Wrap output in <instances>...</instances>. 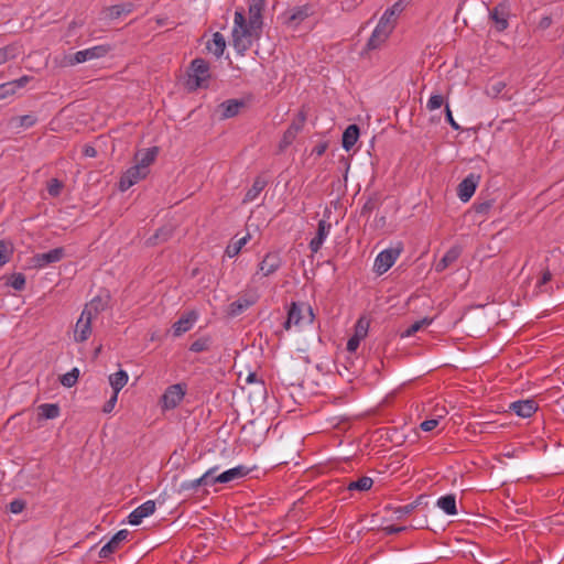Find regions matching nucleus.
<instances>
[{
	"instance_id": "nucleus-1",
	"label": "nucleus",
	"mask_w": 564,
	"mask_h": 564,
	"mask_svg": "<svg viewBox=\"0 0 564 564\" xmlns=\"http://www.w3.org/2000/svg\"><path fill=\"white\" fill-rule=\"evenodd\" d=\"M262 29L247 22L245 10L242 8L235 12V25L231 32V44L235 51L243 56L252 46L254 41L261 36Z\"/></svg>"
},
{
	"instance_id": "nucleus-2",
	"label": "nucleus",
	"mask_w": 564,
	"mask_h": 564,
	"mask_svg": "<svg viewBox=\"0 0 564 564\" xmlns=\"http://www.w3.org/2000/svg\"><path fill=\"white\" fill-rule=\"evenodd\" d=\"M210 78L209 63L200 57L193 59L187 69L185 86L189 91L207 87Z\"/></svg>"
},
{
	"instance_id": "nucleus-3",
	"label": "nucleus",
	"mask_w": 564,
	"mask_h": 564,
	"mask_svg": "<svg viewBox=\"0 0 564 564\" xmlns=\"http://www.w3.org/2000/svg\"><path fill=\"white\" fill-rule=\"evenodd\" d=\"M313 318L314 314L310 305L292 302L288 311V317L283 323V327L289 330L292 325L299 326L302 323L311 324Z\"/></svg>"
},
{
	"instance_id": "nucleus-4",
	"label": "nucleus",
	"mask_w": 564,
	"mask_h": 564,
	"mask_svg": "<svg viewBox=\"0 0 564 564\" xmlns=\"http://www.w3.org/2000/svg\"><path fill=\"white\" fill-rule=\"evenodd\" d=\"M110 45L102 44L93 46L64 57V66H74L87 61L96 59L106 56L110 52Z\"/></svg>"
},
{
	"instance_id": "nucleus-5",
	"label": "nucleus",
	"mask_w": 564,
	"mask_h": 564,
	"mask_svg": "<svg viewBox=\"0 0 564 564\" xmlns=\"http://www.w3.org/2000/svg\"><path fill=\"white\" fill-rule=\"evenodd\" d=\"M307 119V110L302 106L297 115L293 118L289 128L284 131L282 139L279 143V152H284L296 139V135L303 130Z\"/></svg>"
},
{
	"instance_id": "nucleus-6",
	"label": "nucleus",
	"mask_w": 564,
	"mask_h": 564,
	"mask_svg": "<svg viewBox=\"0 0 564 564\" xmlns=\"http://www.w3.org/2000/svg\"><path fill=\"white\" fill-rule=\"evenodd\" d=\"M510 3L507 0L489 9V20L494 22L497 32H503L509 26Z\"/></svg>"
},
{
	"instance_id": "nucleus-7",
	"label": "nucleus",
	"mask_w": 564,
	"mask_h": 564,
	"mask_svg": "<svg viewBox=\"0 0 564 564\" xmlns=\"http://www.w3.org/2000/svg\"><path fill=\"white\" fill-rule=\"evenodd\" d=\"M313 14V7L304 4L290 9L283 13L284 24L291 29H296L305 19Z\"/></svg>"
},
{
	"instance_id": "nucleus-8",
	"label": "nucleus",
	"mask_w": 564,
	"mask_h": 564,
	"mask_svg": "<svg viewBox=\"0 0 564 564\" xmlns=\"http://www.w3.org/2000/svg\"><path fill=\"white\" fill-rule=\"evenodd\" d=\"M401 248H389L381 251L375 261V271L378 274L386 273L395 262L400 256Z\"/></svg>"
},
{
	"instance_id": "nucleus-9",
	"label": "nucleus",
	"mask_w": 564,
	"mask_h": 564,
	"mask_svg": "<svg viewBox=\"0 0 564 564\" xmlns=\"http://www.w3.org/2000/svg\"><path fill=\"white\" fill-rule=\"evenodd\" d=\"M186 392V386L176 383L170 386L162 395V402L164 409H174L183 400Z\"/></svg>"
},
{
	"instance_id": "nucleus-10",
	"label": "nucleus",
	"mask_w": 564,
	"mask_h": 564,
	"mask_svg": "<svg viewBox=\"0 0 564 564\" xmlns=\"http://www.w3.org/2000/svg\"><path fill=\"white\" fill-rule=\"evenodd\" d=\"M110 294L106 291L102 294L96 295L89 303H87L83 310L84 316L90 318L96 317L99 313L106 311L109 306Z\"/></svg>"
},
{
	"instance_id": "nucleus-11",
	"label": "nucleus",
	"mask_w": 564,
	"mask_h": 564,
	"mask_svg": "<svg viewBox=\"0 0 564 564\" xmlns=\"http://www.w3.org/2000/svg\"><path fill=\"white\" fill-rule=\"evenodd\" d=\"M129 531L126 529L119 530L112 538L100 549L99 551V557L108 560L111 557L113 553H116L120 546L121 543L128 539Z\"/></svg>"
},
{
	"instance_id": "nucleus-12",
	"label": "nucleus",
	"mask_w": 564,
	"mask_h": 564,
	"mask_svg": "<svg viewBox=\"0 0 564 564\" xmlns=\"http://www.w3.org/2000/svg\"><path fill=\"white\" fill-rule=\"evenodd\" d=\"M65 257V249L63 247L54 248L44 253H36L32 258L35 268H44L51 263L61 261Z\"/></svg>"
},
{
	"instance_id": "nucleus-13",
	"label": "nucleus",
	"mask_w": 564,
	"mask_h": 564,
	"mask_svg": "<svg viewBox=\"0 0 564 564\" xmlns=\"http://www.w3.org/2000/svg\"><path fill=\"white\" fill-rule=\"evenodd\" d=\"M479 175L471 173L458 184L457 195L462 202L466 203L473 197L479 183Z\"/></svg>"
},
{
	"instance_id": "nucleus-14",
	"label": "nucleus",
	"mask_w": 564,
	"mask_h": 564,
	"mask_svg": "<svg viewBox=\"0 0 564 564\" xmlns=\"http://www.w3.org/2000/svg\"><path fill=\"white\" fill-rule=\"evenodd\" d=\"M216 470H217V467L210 468L204 475H202L199 478L191 480V481L182 482L178 487V492L196 491L197 488L200 486L215 485L214 474L216 473Z\"/></svg>"
},
{
	"instance_id": "nucleus-15",
	"label": "nucleus",
	"mask_w": 564,
	"mask_h": 564,
	"mask_svg": "<svg viewBox=\"0 0 564 564\" xmlns=\"http://www.w3.org/2000/svg\"><path fill=\"white\" fill-rule=\"evenodd\" d=\"M149 171L141 172V169L137 165L131 166L127 170V172L120 177L119 188L124 192L129 189L132 185H134L139 180L144 178L148 175Z\"/></svg>"
},
{
	"instance_id": "nucleus-16",
	"label": "nucleus",
	"mask_w": 564,
	"mask_h": 564,
	"mask_svg": "<svg viewBox=\"0 0 564 564\" xmlns=\"http://www.w3.org/2000/svg\"><path fill=\"white\" fill-rule=\"evenodd\" d=\"M197 317L198 314L196 311H188L183 314L172 326L173 336L180 337L184 333L188 332L197 321Z\"/></svg>"
},
{
	"instance_id": "nucleus-17",
	"label": "nucleus",
	"mask_w": 564,
	"mask_h": 564,
	"mask_svg": "<svg viewBox=\"0 0 564 564\" xmlns=\"http://www.w3.org/2000/svg\"><path fill=\"white\" fill-rule=\"evenodd\" d=\"M155 511V502L153 500H148L143 502L141 506L135 508L128 517L129 523L132 525H139L142 520Z\"/></svg>"
},
{
	"instance_id": "nucleus-18",
	"label": "nucleus",
	"mask_w": 564,
	"mask_h": 564,
	"mask_svg": "<svg viewBox=\"0 0 564 564\" xmlns=\"http://www.w3.org/2000/svg\"><path fill=\"white\" fill-rule=\"evenodd\" d=\"M404 4L402 1H397L391 8L387 9L381 17L379 24L393 31L398 15L403 11Z\"/></svg>"
},
{
	"instance_id": "nucleus-19",
	"label": "nucleus",
	"mask_w": 564,
	"mask_h": 564,
	"mask_svg": "<svg viewBox=\"0 0 564 564\" xmlns=\"http://www.w3.org/2000/svg\"><path fill=\"white\" fill-rule=\"evenodd\" d=\"M330 227H332V225L328 221H326L325 219H322L318 221L316 236L310 241V245H308L310 250L313 253H316L321 250V248L324 243V240L326 239L327 235L329 234Z\"/></svg>"
},
{
	"instance_id": "nucleus-20",
	"label": "nucleus",
	"mask_w": 564,
	"mask_h": 564,
	"mask_svg": "<svg viewBox=\"0 0 564 564\" xmlns=\"http://www.w3.org/2000/svg\"><path fill=\"white\" fill-rule=\"evenodd\" d=\"M511 411H513L518 416L520 417H530L533 415L538 410V404L534 400H519L516 402H512L509 406Z\"/></svg>"
},
{
	"instance_id": "nucleus-21",
	"label": "nucleus",
	"mask_w": 564,
	"mask_h": 564,
	"mask_svg": "<svg viewBox=\"0 0 564 564\" xmlns=\"http://www.w3.org/2000/svg\"><path fill=\"white\" fill-rule=\"evenodd\" d=\"M282 264V259L278 252H269L263 260L259 263V271L264 276L274 273Z\"/></svg>"
},
{
	"instance_id": "nucleus-22",
	"label": "nucleus",
	"mask_w": 564,
	"mask_h": 564,
	"mask_svg": "<svg viewBox=\"0 0 564 564\" xmlns=\"http://www.w3.org/2000/svg\"><path fill=\"white\" fill-rule=\"evenodd\" d=\"M134 4L132 2H124L105 8L101 11L104 19L116 20L122 15L129 14L133 11Z\"/></svg>"
},
{
	"instance_id": "nucleus-23",
	"label": "nucleus",
	"mask_w": 564,
	"mask_h": 564,
	"mask_svg": "<svg viewBox=\"0 0 564 564\" xmlns=\"http://www.w3.org/2000/svg\"><path fill=\"white\" fill-rule=\"evenodd\" d=\"M91 321L93 318L88 317L87 315L84 316V313L82 312L80 317L78 318L75 327V340L77 343H83L88 339V337L91 334Z\"/></svg>"
},
{
	"instance_id": "nucleus-24",
	"label": "nucleus",
	"mask_w": 564,
	"mask_h": 564,
	"mask_svg": "<svg viewBox=\"0 0 564 564\" xmlns=\"http://www.w3.org/2000/svg\"><path fill=\"white\" fill-rule=\"evenodd\" d=\"M159 153L158 147H152L149 149H144L138 151L134 155L137 161V166L141 169V171H149V165L152 164Z\"/></svg>"
},
{
	"instance_id": "nucleus-25",
	"label": "nucleus",
	"mask_w": 564,
	"mask_h": 564,
	"mask_svg": "<svg viewBox=\"0 0 564 564\" xmlns=\"http://www.w3.org/2000/svg\"><path fill=\"white\" fill-rule=\"evenodd\" d=\"M174 234V226L171 224H166L159 228L153 236L147 239L145 243L149 247L156 246L159 243H163L167 241Z\"/></svg>"
},
{
	"instance_id": "nucleus-26",
	"label": "nucleus",
	"mask_w": 564,
	"mask_h": 564,
	"mask_svg": "<svg viewBox=\"0 0 564 564\" xmlns=\"http://www.w3.org/2000/svg\"><path fill=\"white\" fill-rule=\"evenodd\" d=\"M392 31L388 30L387 28L380 25L376 26L375 31L372 32L370 39L367 42V50H376L380 47L382 43L386 42V40L389 37Z\"/></svg>"
},
{
	"instance_id": "nucleus-27",
	"label": "nucleus",
	"mask_w": 564,
	"mask_h": 564,
	"mask_svg": "<svg viewBox=\"0 0 564 564\" xmlns=\"http://www.w3.org/2000/svg\"><path fill=\"white\" fill-rule=\"evenodd\" d=\"M462 254V248L459 246H453L449 248L443 258L435 264L436 272H443L451 264H453Z\"/></svg>"
},
{
	"instance_id": "nucleus-28",
	"label": "nucleus",
	"mask_w": 564,
	"mask_h": 564,
	"mask_svg": "<svg viewBox=\"0 0 564 564\" xmlns=\"http://www.w3.org/2000/svg\"><path fill=\"white\" fill-rule=\"evenodd\" d=\"M248 474V469L243 466H237L235 468L228 469L219 475L214 474L215 484H227L235 479L241 478Z\"/></svg>"
},
{
	"instance_id": "nucleus-29",
	"label": "nucleus",
	"mask_w": 564,
	"mask_h": 564,
	"mask_svg": "<svg viewBox=\"0 0 564 564\" xmlns=\"http://www.w3.org/2000/svg\"><path fill=\"white\" fill-rule=\"evenodd\" d=\"M360 135V129L358 124H349L341 137V145L346 151H349L358 141Z\"/></svg>"
},
{
	"instance_id": "nucleus-30",
	"label": "nucleus",
	"mask_w": 564,
	"mask_h": 564,
	"mask_svg": "<svg viewBox=\"0 0 564 564\" xmlns=\"http://www.w3.org/2000/svg\"><path fill=\"white\" fill-rule=\"evenodd\" d=\"M245 107L243 100L238 99H228L219 105L221 109V118L228 119L237 116L240 109Z\"/></svg>"
},
{
	"instance_id": "nucleus-31",
	"label": "nucleus",
	"mask_w": 564,
	"mask_h": 564,
	"mask_svg": "<svg viewBox=\"0 0 564 564\" xmlns=\"http://www.w3.org/2000/svg\"><path fill=\"white\" fill-rule=\"evenodd\" d=\"M207 48L210 52H213V54L216 57H220L224 54V51L226 48L225 36L219 32L214 33L212 41H209L207 43Z\"/></svg>"
},
{
	"instance_id": "nucleus-32",
	"label": "nucleus",
	"mask_w": 564,
	"mask_h": 564,
	"mask_svg": "<svg viewBox=\"0 0 564 564\" xmlns=\"http://www.w3.org/2000/svg\"><path fill=\"white\" fill-rule=\"evenodd\" d=\"M263 10H264V7L262 4L249 2V19L247 20V22L256 25V28L262 29V26H263V15H262Z\"/></svg>"
},
{
	"instance_id": "nucleus-33",
	"label": "nucleus",
	"mask_w": 564,
	"mask_h": 564,
	"mask_svg": "<svg viewBox=\"0 0 564 564\" xmlns=\"http://www.w3.org/2000/svg\"><path fill=\"white\" fill-rule=\"evenodd\" d=\"M436 505L448 516H455L457 513L456 497L453 494L438 498Z\"/></svg>"
},
{
	"instance_id": "nucleus-34",
	"label": "nucleus",
	"mask_w": 564,
	"mask_h": 564,
	"mask_svg": "<svg viewBox=\"0 0 564 564\" xmlns=\"http://www.w3.org/2000/svg\"><path fill=\"white\" fill-rule=\"evenodd\" d=\"M268 182L261 177L257 176L253 181L251 188H249L245 195L243 203L252 202L257 198V196L264 189Z\"/></svg>"
},
{
	"instance_id": "nucleus-35",
	"label": "nucleus",
	"mask_w": 564,
	"mask_h": 564,
	"mask_svg": "<svg viewBox=\"0 0 564 564\" xmlns=\"http://www.w3.org/2000/svg\"><path fill=\"white\" fill-rule=\"evenodd\" d=\"M253 304H254V300L240 297V299L234 301L232 303H230L228 314L230 316H238Z\"/></svg>"
},
{
	"instance_id": "nucleus-36",
	"label": "nucleus",
	"mask_w": 564,
	"mask_h": 564,
	"mask_svg": "<svg viewBox=\"0 0 564 564\" xmlns=\"http://www.w3.org/2000/svg\"><path fill=\"white\" fill-rule=\"evenodd\" d=\"M39 416L45 420H53L59 415V406L56 403H44L39 408Z\"/></svg>"
},
{
	"instance_id": "nucleus-37",
	"label": "nucleus",
	"mask_w": 564,
	"mask_h": 564,
	"mask_svg": "<svg viewBox=\"0 0 564 564\" xmlns=\"http://www.w3.org/2000/svg\"><path fill=\"white\" fill-rule=\"evenodd\" d=\"M109 382L113 392L119 393L128 382V375L124 370H119L109 377Z\"/></svg>"
},
{
	"instance_id": "nucleus-38",
	"label": "nucleus",
	"mask_w": 564,
	"mask_h": 564,
	"mask_svg": "<svg viewBox=\"0 0 564 564\" xmlns=\"http://www.w3.org/2000/svg\"><path fill=\"white\" fill-rule=\"evenodd\" d=\"M372 485H373L372 478L362 476L355 481H350L347 486V489L350 491H352V490L367 491L372 487Z\"/></svg>"
},
{
	"instance_id": "nucleus-39",
	"label": "nucleus",
	"mask_w": 564,
	"mask_h": 564,
	"mask_svg": "<svg viewBox=\"0 0 564 564\" xmlns=\"http://www.w3.org/2000/svg\"><path fill=\"white\" fill-rule=\"evenodd\" d=\"M20 54L19 46L10 44L0 48V65L15 58Z\"/></svg>"
},
{
	"instance_id": "nucleus-40",
	"label": "nucleus",
	"mask_w": 564,
	"mask_h": 564,
	"mask_svg": "<svg viewBox=\"0 0 564 564\" xmlns=\"http://www.w3.org/2000/svg\"><path fill=\"white\" fill-rule=\"evenodd\" d=\"M432 323L431 318H423L420 321L414 322L412 325H410L404 332L401 333V337H411L419 330H421L424 326H427Z\"/></svg>"
},
{
	"instance_id": "nucleus-41",
	"label": "nucleus",
	"mask_w": 564,
	"mask_h": 564,
	"mask_svg": "<svg viewBox=\"0 0 564 564\" xmlns=\"http://www.w3.org/2000/svg\"><path fill=\"white\" fill-rule=\"evenodd\" d=\"M249 238H250V235L247 234L246 236L241 237L237 241L228 245L226 248V254L229 258L236 257L240 252L241 248L247 243Z\"/></svg>"
},
{
	"instance_id": "nucleus-42",
	"label": "nucleus",
	"mask_w": 564,
	"mask_h": 564,
	"mask_svg": "<svg viewBox=\"0 0 564 564\" xmlns=\"http://www.w3.org/2000/svg\"><path fill=\"white\" fill-rule=\"evenodd\" d=\"M78 377L79 370L77 368H73L70 371L61 376L59 382L66 388H72L76 384Z\"/></svg>"
},
{
	"instance_id": "nucleus-43",
	"label": "nucleus",
	"mask_w": 564,
	"mask_h": 564,
	"mask_svg": "<svg viewBox=\"0 0 564 564\" xmlns=\"http://www.w3.org/2000/svg\"><path fill=\"white\" fill-rule=\"evenodd\" d=\"M212 344V338L209 336L200 337L192 343L189 346V350L193 352H202L208 350Z\"/></svg>"
},
{
	"instance_id": "nucleus-44",
	"label": "nucleus",
	"mask_w": 564,
	"mask_h": 564,
	"mask_svg": "<svg viewBox=\"0 0 564 564\" xmlns=\"http://www.w3.org/2000/svg\"><path fill=\"white\" fill-rule=\"evenodd\" d=\"M13 253L12 243L4 240H0V267L4 265L10 261Z\"/></svg>"
},
{
	"instance_id": "nucleus-45",
	"label": "nucleus",
	"mask_w": 564,
	"mask_h": 564,
	"mask_svg": "<svg viewBox=\"0 0 564 564\" xmlns=\"http://www.w3.org/2000/svg\"><path fill=\"white\" fill-rule=\"evenodd\" d=\"M37 119L33 115H24L19 117H13L11 119V123L15 122V127L18 128H31L36 123Z\"/></svg>"
},
{
	"instance_id": "nucleus-46",
	"label": "nucleus",
	"mask_w": 564,
	"mask_h": 564,
	"mask_svg": "<svg viewBox=\"0 0 564 564\" xmlns=\"http://www.w3.org/2000/svg\"><path fill=\"white\" fill-rule=\"evenodd\" d=\"M26 279L23 273H13L8 280L7 284L17 291H22L25 288Z\"/></svg>"
},
{
	"instance_id": "nucleus-47",
	"label": "nucleus",
	"mask_w": 564,
	"mask_h": 564,
	"mask_svg": "<svg viewBox=\"0 0 564 564\" xmlns=\"http://www.w3.org/2000/svg\"><path fill=\"white\" fill-rule=\"evenodd\" d=\"M368 328L369 322L366 318L360 317L356 323L354 336L360 339L365 338L368 334Z\"/></svg>"
},
{
	"instance_id": "nucleus-48",
	"label": "nucleus",
	"mask_w": 564,
	"mask_h": 564,
	"mask_svg": "<svg viewBox=\"0 0 564 564\" xmlns=\"http://www.w3.org/2000/svg\"><path fill=\"white\" fill-rule=\"evenodd\" d=\"M63 187L64 184L59 180L52 178L47 185V192L51 196L57 197L61 194Z\"/></svg>"
},
{
	"instance_id": "nucleus-49",
	"label": "nucleus",
	"mask_w": 564,
	"mask_h": 564,
	"mask_svg": "<svg viewBox=\"0 0 564 564\" xmlns=\"http://www.w3.org/2000/svg\"><path fill=\"white\" fill-rule=\"evenodd\" d=\"M444 104V97L442 95H432L427 101L426 108L432 111L438 109Z\"/></svg>"
},
{
	"instance_id": "nucleus-50",
	"label": "nucleus",
	"mask_w": 564,
	"mask_h": 564,
	"mask_svg": "<svg viewBox=\"0 0 564 564\" xmlns=\"http://www.w3.org/2000/svg\"><path fill=\"white\" fill-rule=\"evenodd\" d=\"M31 80V77L28 75H24L20 77L19 79L8 82L10 86H12L13 95L15 94L17 89L24 87Z\"/></svg>"
},
{
	"instance_id": "nucleus-51",
	"label": "nucleus",
	"mask_w": 564,
	"mask_h": 564,
	"mask_svg": "<svg viewBox=\"0 0 564 564\" xmlns=\"http://www.w3.org/2000/svg\"><path fill=\"white\" fill-rule=\"evenodd\" d=\"M26 507V502L22 499H14L13 501L10 502L9 505V510L12 512V513H20L22 512Z\"/></svg>"
},
{
	"instance_id": "nucleus-52",
	"label": "nucleus",
	"mask_w": 564,
	"mask_h": 564,
	"mask_svg": "<svg viewBox=\"0 0 564 564\" xmlns=\"http://www.w3.org/2000/svg\"><path fill=\"white\" fill-rule=\"evenodd\" d=\"M491 206H492V202L491 200H486V202H481V203H475L474 204V210L477 214L485 215V214H487L489 212Z\"/></svg>"
},
{
	"instance_id": "nucleus-53",
	"label": "nucleus",
	"mask_w": 564,
	"mask_h": 564,
	"mask_svg": "<svg viewBox=\"0 0 564 564\" xmlns=\"http://www.w3.org/2000/svg\"><path fill=\"white\" fill-rule=\"evenodd\" d=\"M413 511L414 506H411L410 503L394 509V513L397 514L398 520L402 519L406 514L412 513Z\"/></svg>"
},
{
	"instance_id": "nucleus-54",
	"label": "nucleus",
	"mask_w": 564,
	"mask_h": 564,
	"mask_svg": "<svg viewBox=\"0 0 564 564\" xmlns=\"http://www.w3.org/2000/svg\"><path fill=\"white\" fill-rule=\"evenodd\" d=\"M445 120L454 130H460V126L455 121L448 105L445 106Z\"/></svg>"
},
{
	"instance_id": "nucleus-55",
	"label": "nucleus",
	"mask_w": 564,
	"mask_h": 564,
	"mask_svg": "<svg viewBox=\"0 0 564 564\" xmlns=\"http://www.w3.org/2000/svg\"><path fill=\"white\" fill-rule=\"evenodd\" d=\"M377 207V200L373 198H369L361 208V215H370L372 210Z\"/></svg>"
},
{
	"instance_id": "nucleus-56",
	"label": "nucleus",
	"mask_w": 564,
	"mask_h": 564,
	"mask_svg": "<svg viewBox=\"0 0 564 564\" xmlns=\"http://www.w3.org/2000/svg\"><path fill=\"white\" fill-rule=\"evenodd\" d=\"M117 399H118V393L112 392L111 398L104 404L102 412L110 413L116 405Z\"/></svg>"
},
{
	"instance_id": "nucleus-57",
	"label": "nucleus",
	"mask_w": 564,
	"mask_h": 564,
	"mask_svg": "<svg viewBox=\"0 0 564 564\" xmlns=\"http://www.w3.org/2000/svg\"><path fill=\"white\" fill-rule=\"evenodd\" d=\"M437 425H438L437 419H430V420L423 421L421 423L420 427L425 432H430V431H433Z\"/></svg>"
},
{
	"instance_id": "nucleus-58",
	"label": "nucleus",
	"mask_w": 564,
	"mask_h": 564,
	"mask_svg": "<svg viewBox=\"0 0 564 564\" xmlns=\"http://www.w3.org/2000/svg\"><path fill=\"white\" fill-rule=\"evenodd\" d=\"M13 95L12 86L8 83H3L0 85V100L6 99Z\"/></svg>"
},
{
	"instance_id": "nucleus-59",
	"label": "nucleus",
	"mask_w": 564,
	"mask_h": 564,
	"mask_svg": "<svg viewBox=\"0 0 564 564\" xmlns=\"http://www.w3.org/2000/svg\"><path fill=\"white\" fill-rule=\"evenodd\" d=\"M360 338L356 337V336H351L348 341H347V350L349 352H354L357 350V348L359 347V344H360Z\"/></svg>"
},
{
	"instance_id": "nucleus-60",
	"label": "nucleus",
	"mask_w": 564,
	"mask_h": 564,
	"mask_svg": "<svg viewBox=\"0 0 564 564\" xmlns=\"http://www.w3.org/2000/svg\"><path fill=\"white\" fill-rule=\"evenodd\" d=\"M406 530V527H397V525H388L386 528H382V531L387 534V535H391V534H397V533H401L403 531Z\"/></svg>"
},
{
	"instance_id": "nucleus-61",
	"label": "nucleus",
	"mask_w": 564,
	"mask_h": 564,
	"mask_svg": "<svg viewBox=\"0 0 564 564\" xmlns=\"http://www.w3.org/2000/svg\"><path fill=\"white\" fill-rule=\"evenodd\" d=\"M552 280V273L549 269H545L543 272H542V275L538 282V288H541L542 285L546 284L547 282H550Z\"/></svg>"
},
{
	"instance_id": "nucleus-62",
	"label": "nucleus",
	"mask_w": 564,
	"mask_h": 564,
	"mask_svg": "<svg viewBox=\"0 0 564 564\" xmlns=\"http://www.w3.org/2000/svg\"><path fill=\"white\" fill-rule=\"evenodd\" d=\"M327 147V142H321L313 149L312 153L316 154L317 156H322L326 152Z\"/></svg>"
},
{
	"instance_id": "nucleus-63",
	"label": "nucleus",
	"mask_w": 564,
	"mask_h": 564,
	"mask_svg": "<svg viewBox=\"0 0 564 564\" xmlns=\"http://www.w3.org/2000/svg\"><path fill=\"white\" fill-rule=\"evenodd\" d=\"M411 506H414V510L421 506L427 505V496L420 495L413 502L410 503Z\"/></svg>"
},
{
	"instance_id": "nucleus-64",
	"label": "nucleus",
	"mask_w": 564,
	"mask_h": 564,
	"mask_svg": "<svg viewBox=\"0 0 564 564\" xmlns=\"http://www.w3.org/2000/svg\"><path fill=\"white\" fill-rule=\"evenodd\" d=\"M552 24V18L550 15H545L543 17L540 21H539V29L541 30H546L551 26Z\"/></svg>"
}]
</instances>
